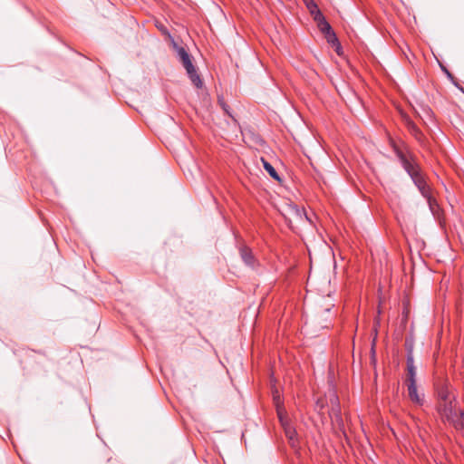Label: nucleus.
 <instances>
[{"label":"nucleus","instance_id":"nucleus-19","mask_svg":"<svg viewBox=\"0 0 464 464\" xmlns=\"http://www.w3.org/2000/svg\"><path fill=\"white\" fill-rule=\"evenodd\" d=\"M441 70L446 73L447 77L455 84L457 85V83L455 82V77L453 76V74L445 67V66H442L441 65Z\"/></svg>","mask_w":464,"mask_h":464},{"label":"nucleus","instance_id":"nucleus-2","mask_svg":"<svg viewBox=\"0 0 464 464\" xmlns=\"http://www.w3.org/2000/svg\"><path fill=\"white\" fill-rule=\"evenodd\" d=\"M172 46L177 53V57L179 58V62L185 68L187 74L190 81L192 82V83L197 88H201L203 86V82L199 74L197 72L196 67L192 63L193 57L191 56V54L188 53V52L183 46H179L175 42H173Z\"/></svg>","mask_w":464,"mask_h":464},{"label":"nucleus","instance_id":"nucleus-27","mask_svg":"<svg viewBox=\"0 0 464 464\" xmlns=\"http://www.w3.org/2000/svg\"><path fill=\"white\" fill-rule=\"evenodd\" d=\"M112 460H113V459H112V458H111V457L107 459V462H109V463H110V462H111Z\"/></svg>","mask_w":464,"mask_h":464},{"label":"nucleus","instance_id":"nucleus-7","mask_svg":"<svg viewBox=\"0 0 464 464\" xmlns=\"http://www.w3.org/2000/svg\"><path fill=\"white\" fill-rule=\"evenodd\" d=\"M317 24L318 29L320 32L325 36L331 32H334L331 24L326 21L324 14H319L318 18L314 21Z\"/></svg>","mask_w":464,"mask_h":464},{"label":"nucleus","instance_id":"nucleus-10","mask_svg":"<svg viewBox=\"0 0 464 464\" xmlns=\"http://www.w3.org/2000/svg\"><path fill=\"white\" fill-rule=\"evenodd\" d=\"M304 4L314 21L318 18L319 14H323L314 0H304Z\"/></svg>","mask_w":464,"mask_h":464},{"label":"nucleus","instance_id":"nucleus-16","mask_svg":"<svg viewBox=\"0 0 464 464\" xmlns=\"http://www.w3.org/2000/svg\"><path fill=\"white\" fill-rule=\"evenodd\" d=\"M326 42L332 46V45H334V44H338V38L334 32H331L330 34H328L327 35L324 36Z\"/></svg>","mask_w":464,"mask_h":464},{"label":"nucleus","instance_id":"nucleus-25","mask_svg":"<svg viewBox=\"0 0 464 464\" xmlns=\"http://www.w3.org/2000/svg\"><path fill=\"white\" fill-rule=\"evenodd\" d=\"M222 107H223L224 111H225L227 114H229L228 110H227V106L226 104L222 103Z\"/></svg>","mask_w":464,"mask_h":464},{"label":"nucleus","instance_id":"nucleus-26","mask_svg":"<svg viewBox=\"0 0 464 464\" xmlns=\"http://www.w3.org/2000/svg\"><path fill=\"white\" fill-rule=\"evenodd\" d=\"M278 416H279V419H280V421L282 422V424L285 425L283 422V417L280 412H278Z\"/></svg>","mask_w":464,"mask_h":464},{"label":"nucleus","instance_id":"nucleus-20","mask_svg":"<svg viewBox=\"0 0 464 464\" xmlns=\"http://www.w3.org/2000/svg\"><path fill=\"white\" fill-rule=\"evenodd\" d=\"M406 367H415L413 354H407Z\"/></svg>","mask_w":464,"mask_h":464},{"label":"nucleus","instance_id":"nucleus-12","mask_svg":"<svg viewBox=\"0 0 464 464\" xmlns=\"http://www.w3.org/2000/svg\"><path fill=\"white\" fill-rule=\"evenodd\" d=\"M262 162H263L264 169L270 175V177L276 181H280L281 180L280 176L278 175V173L276 172L275 168L268 161H266L264 159H262Z\"/></svg>","mask_w":464,"mask_h":464},{"label":"nucleus","instance_id":"nucleus-28","mask_svg":"<svg viewBox=\"0 0 464 464\" xmlns=\"http://www.w3.org/2000/svg\"><path fill=\"white\" fill-rule=\"evenodd\" d=\"M325 312L329 313L330 312V308L325 309Z\"/></svg>","mask_w":464,"mask_h":464},{"label":"nucleus","instance_id":"nucleus-9","mask_svg":"<svg viewBox=\"0 0 464 464\" xmlns=\"http://www.w3.org/2000/svg\"><path fill=\"white\" fill-rule=\"evenodd\" d=\"M409 130L411 134L415 138V140L422 144L424 142V134L421 132V130L416 126L413 122H409L408 124Z\"/></svg>","mask_w":464,"mask_h":464},{"label":"nucleus","instance_id":"nucleus-23","mask_svg":"<svg viewBox=\"0 0 464 464\" xmlns=\"http://www.w3.org/2000/svg\"><path fill=\"white\" fill-rule=\"evenodd\" d=\"M316 406L319 407L320 409H323L324 408V401L323 400H318L316 401Z\"/></svg>","mask_w":464,"mask_h":464},{"label":"nucleus","instance_id":"nucleus-8","mask_svg":"<svg viewBox=\"0 0 464 464\" xmlns=\"http://www.w3.org/2000/svg\"><path fill=\"white\" fill-rule=\"evenodd\" d=\"M329 415L333 422L341 426L343 424V418L341 413V406L330 407Z\"/></svg>","mask_w":464,"mask_h":464},{"label":"nucleus","instance_id":"nucleus-11","mask_svg":"<svg viewBox=\"0 0 464 464\" xmlns=\"http://www.w3.org/2000/svg\"><path fill=\"white\" fill-rule=\"evenodd\" d=\"M285 433L286 438L288 439L290 445L292 447H295L297 442L295 430L291 426H285Z\"/></svg>","mask_w":464,"mask_h":464},{"label":"nucleus","instance_id":"nucleus-24","mask_svg":"<svg viewBox=\"0 0 464 464\" xmlns=\"http://www.w3.org/2000/svg\"><path fill=\"white\" fill-rule=\"evenodd\" d=\"M460 418L462 419V427H464V411H460Z\"/></svg>","mask_w":464,"mask_h":464},{"label":"nucleus","instance_id":"nucleus-4","mask_svg":"<svg viewBox=\"0 0 464 464\" xmlns=\"http://www.w3.org/2000/svg\"><path fill=\"white\" fill-rule=\"evenodd\" d=\"M453 401L454 400L438 401V411L440 416L446 419L448 421H452L456 415L452 406Z\"/></svg>","mask_w":464,"mask_h":464},{"label":"nucleus","instance_id":"nucleus-13","mask_svg":"<svg viewBox=\"0 0 464 464\" xmlns=\"http://www.w3.org/2000/svg\"><path fill=\"white\" fill-rule=\"evenodd\" d=\"M427 203L429 205V208L433 215H438L440 210V206L436 200V198L432 196V193L430 194L428 197H425Z\"/></svg>","mask_w":464,"mask_h":464},{"label":"nucleus","instance_id":"nucleus-1","mask_svg":"<svg viewBox=\"0 0 464 464\" xmlns=\"http://www.w3.org/2000/svg\"><path fill=\"white\" fill-rule=\"evenodd\" d=\"M390 145L400 161L401 166L410 176L421 196L425 198L431 194L432 190L430 186L427 183L426 175L421 169L417 156L411 151L410 147L403 140L397 142L391 140Z\"/></svg>","mask_w":464,"mask_h":464},{"label":"nucleus","instance_id":"nucleus-6","mask_svg":"<svg viewBox=\"0 0 464 464\" xmlns=\"http://www.w3.org/2000/svg\"><path fill=\"white\" fill-rule=\"evenodd\" d=\"M436 394L439 401L455 400V397L451 395L446 382H440L436 385Z\"/></svg>","mask_w":464,"mask_h":464},{"label":"nucleus","instance_id":"nucleus-3","mask_svg":"<svg viewBox=\"0 0 464 464\" xmlns=\"http://www.w3.org/2000/svg\"><path fill=\"white\" fill-rule=\"evenodd\" d=\"M240 257L246 266L256 270L259 266V262L255 257L252 250L246 245H241L238 248Z\"/></svg>","mask_w":464,"mask_h":464},{"label":"nucleus","instance_id":"nucleus-15","mask_svg":"<svg viewBox=\"0 0 464 464\" xmlns=\"http://www.w3.org/2000/svg\"><path fill=\"white\" fill-rule=\"evenodd\" d=\"M329 403L330 407L340 406L339 398L334 391L329 392Z\"/></svg>","mask_w":464,"mask_h":464},{"label":"nucleus","instance_id":"nucleus-5","mask_svg":"<svg viewBox=\"0 0 464 464\" xmlns=\"http://www.w3.org/2000/svg\"><path fill=\"white\" fill-rule=\"evenodd\" d=\"M406 385H407L408 395H409L410 400L417 405H420V406L423 405L424 398H423V395H420L418 393L416 382H407Z\"/></svg>","mask_w":464,"mask_h":464},{"label":"nucleus","instance_id":"nucleus-21","mask_svg":"<svg viewBox=\"0 0 464 464\" xmlns=\"http://www.w3.org/2000/svg\"><path fill=\"white\" fill-rule=\"evenodd\" d=\"M332 47H334V51L336 52V53H337L338 55H341V54H342V46H341L340 42H338V44L332 45Z\"/></svg>","mask_w":464,"mask_h":464},{"label":"nucleus","instance_id":"nucleus-18","mask_svg":"<svg viewBox=\"0 0 464 464\" xmlns=\"http://www.w3.org/2000/svg\"><path fill=\"white\" fill-rule=\"evenodd\" d=\"M291 209H292L293 212H295V214L296 215L297 218H303V216H304L305 218H307L304 210V209H300L298 208V206L294 205V206L291 207Z\"/></svg>","mask_w":464,"mask_h":464},{"label":"nucleus","instance_id":"nucleus-22","mask_svg":"<svg viewBox=\"0 0 464 464\" xmlns=\"http://www.w3.org/2000/svg\"><path fill=\"white\" fill-rule=\"evenodd\" d=\"M408 314H409V310H408V308H407V307H404V308H403V311H402V316H403V320H404V321H407Z\"/></svg>","mask_w":464,"mask_h":464},{"label":"nucleus","instance_id":"nucleus-17","mask_svg":"<svg viewBox=\"0 0 464 464\" xmlns=\"http://www.w3.org/2000/svg\"><path fill=\"white\" fill-rule=\"evenodd\" d=\"M413 346H414L413 340L411 338H406L405 349L407 351V354H413Z\"/></svg>","mask_w":464,"mask_h":464},{"label":"nucleus","instance_id":"nucleus-14","mask_svg":"<svg viewBox=\"0 0 464 464\" xmlns=\"http://www.w3.org/2000/svg\"><path fill=\"white\" fill-rule=\"evenodd\" d=\"M416 382V367H408L407 368V382Z\"/></svg>","mask_w":464,"mask_h":464}]
</instances>
